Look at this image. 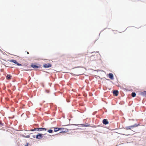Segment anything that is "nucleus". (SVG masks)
<instances>
[{
	"label": "nucleus",
	"instance_id": "obj_1",
	"mask_svg": "<svg viewBox=\"0 0 146 146\" xmlns=\"http://www.w3.org/2000/svg\"><path fill=\"white\" fill-rule=\"evenodd\" d=\"M139 125V124H135L126 127L125 128V129L126 130H128L129 129L131 130V128L137 127Z\"/></svg>",
	"mask_w": 146,
	"mask_h": 146
},
{
	"label": "nucleus",
	"instance_id": "obj_2",
	"mask_svg": "<svg viewBox=\"0 0 146 146\" xmlns=\"http://www.w3.org/2000/svg\"><path fill=\"white\" fill-rule=\"evenodd\" d=\"M10 61L11 62H12L13 63H14L15 64H17V65L18 66H22L21 64H19V63H18V62H17V61L15 60H11Z\"/></svg>",
	"mask_w": 146,
	"mask_h": 146
},
{
	"label": "nucleus",
	"instance_id": "obj_3",
	"mask_svg": "<svg viewBox=\"0 0 146 146\" xmlns=\"http://www.w3.org/2000/svg\"><path fill=\"white\" fill-rule=\"evenodd\" d=\"M43 67L45 68H48L51 66V65L50 63L45 64L43 65Z\"/></svg>",
	"mask_w": 146,
	"mask_h": 146
},
{
	"label": "nucleus",
	"instance_id": "obj_4",
	"mask_svg": "<svg viewBox=\"0 0 146 146\" xmlns=\"http://www.w3.org/2000/svg\"><path fill=\"white\" fill-rule=\"evenodd\" d=\"M119 92L117 90H114L113 91V93L114 96H118Z\"/></svg>",
	"mask_w": 146,
	"mask_h": 146
},
{
	"label": "nucleus",
	"instance_id": "obj_5",
	"mask_svg": "<svg viewBox=\"0 0 146 146\" xmlns=\"http://www.w3.org/2000/svg\"><path fill=\"white\" fill-rule=\"evenodd\" d=\"M42 137V134L39 133L36 136V138L37 139H40Z\"/></svg>",
	"mask_w": 146,
	"mask_h": 146
},
{
	"label": "nucleus",
	"instance_id": "obj_6",
	"mask_svg": "<svg viewBox=\"0 0 146 146\" xmlns=\"http://www.w3.org/2000/svg\"><path fill=\"white\" fill-rule=\"evenodd\" d=\"M64 129L63 128H58L57 127H54V131L55 132L58 131L59 130Z\"/></svg>",
	"mask_w": 146,
	"mask_h": 146
},
{
	"label": "nucleus",
	"instance_id": "obj_7",
	"mask_svg": "<svg viewBox=\"0 0 146 146\" xmlns=\"http://www.w3.org/2000/svg\"><path fill=\"white\" fill-rule=\"evenodd\" d=\"M103 124L106 125L107 124H108L109 122L107 121V120L106 119H104L103 120Z\"/></svg>",
	"mask_w": 146,
	"mask_h": 146
},
{
	"label": "nucleus",
	"instance_id": "obj_8",
	"mask_svg": "<svg viewBox=\"0 0 146 146\" xmlns=\"http://www.w3.org/2000/svg\"><path fill=\"white\" fill-rule=\"evenodd\" d=\"M31 66L33 68H38L39 67L38 66H37L36 65L34 64H31Z\"/></svg>",
	"mask_w": 146,
	"mask_h": 146
},
{
	"label": "nucleus",
	"instance_id": "obj_9",
	"mask_svg": "<svg viewBox=\"0 0 146 146\" xmlns=\"http://www.w3.org/2000/svg\"><path fill=\"white\" fill-rule=\"evenodd\" d=\"M93 57H94V58H95L94 60H96L97 58V55L94 54V55L92 56L91 57V58H92Z\"/></svg>",
	"mask_w": 146,
	"mask_h": 146
},
{
	"label": "nucleus",
	"instance_id": "obj_10",
	"mask_svg": "<svg viewBox=\"0 0 146 146\" xmlns=\"http://www.w3.org/2000/svg\"><path fill=\"white\" fill-rule=\"evenodd\" d=\"M141 95L145 96L146 97V91H145L143 92H142L141 93Z\"/></svg>",
	"mask_w": 146,
	"mask_h": 146
},
{
	"label": "nucleus",
	"instance_id": "obj_11",
	"mask_svg": "<svg viewBox=\"0 0 146 146\" xmlns=\"http://www.w3.org/2000/svg\"><path fill=\"white\" fill-rule=\"evenodd\" d=\"M46 131V129L45 128H38V131Z\"/></svg>",
	"mask_w": 146,
	"mask_h": 146
},
{
	"label": "nucleus",
	"instance_id": "obj_12",
	"mask_svg": "<svg viewBox=\"0 0 146 146\" xmlns=\"http://www.w3.org/2000/svg\"><path fill=\"white\" fill-rule=\"evenodd\" d=\"M11 75H7L6 76V78L7 79L9 80L11 79Z\"/></svg>",
	"mask_w": 146,
	"mask_h": 146
},
{
	"label": "nucleus",
	"instance_id": "obj_13",
	"mask_svg": "<svg viewBox=\"0 0 146 146\" xmlns=\"http://www.w3.org/2000/svg\"><path fill=\"white\" fill-rule=\"evenodd\" d=\"M110 79L112 80L114 79L113 75L112 73H110Z\"/></svg>",
	"mask_w": 146,
	"mask_h": 146
},
{
	"label": "nucleus",
	"instance_id": "obj_14",
	"mask_svg": "<svg viewBox=\"0 0 146 146\" xmlns=\"http://www.w3.org/2000/svg\"><path fill=\"white\" fill-rule=\"evenodd\" d=\"M81 125L85 127H88L90 126L89 125L88 123L81 124Z\"/></svg>",
	"mask_w": 146,
	"mask_h": 146
},
{
	"label": "nucleus",
	"instance_id": "obj_15",
	"mask_svg": "<svg viewBox=\"0 0 146 146\" xmlns=\"http://www.w3.org/2000/svg\"><path fill=\"white\" fill-rule=\"evenodd\" d=\"M136 95V94L135 92H132L131 94V96L133 97H135Z\"/></svg>",
	"mask_w": 146,
	"mask_h": 146
},
{
	"label": "nucleus",
	"instance_id": "obj_16",
	"mask_svg": "<svg viewBox=\"0 0 146 146\" xmlns=\"http://www.w3.org/2000/svg\"><path fill=\"white\" fill-rule=\"evenodd\" d=\"M48 131L49 133H52V130L51 129H50L48 130Z\"/></svg>",
	"mask_w": 146,
	"mask_h": 146
},
{
	"label": "nucleus",
	"instance_id": "obj_17",
	"mask_svg": "<svg viewBox=\"0 0 146 146\" xmlns=\"http://www.w3.org/2000/svg\"><path fill=\"white\" fill-rule=\"evenodd\" d=\"M35 131H38V128H35L34 129Z\"/></svg>",
	"mask_w": 146,
	"mask_h": 146
},
{
	"label": "nucleus",
	"instance_id": "obj_18",
	"mask_svg": "<svg viewBox=\"0 0 146 146\" xmlns=\"http://www.w3.org/2000/svg\"><path fill=\"white\" fill-rule=\"evenodd\" d=\"M31 131H35L34 129H31L30 130Z\"/></svg>",
	"mask_w": 146,
	"mask_h": 146
},
{
	"label": "nucleus",
	"instance_id": "obj_19",
	"mask_svg": "<svg viewBox=\"0 0 146 146\" xmlns=\"http://www.w3.org/2000/svg\"><path fill=\"white\" fill-rule=\"evenodd\" d=\"M28 146V144H27V145H25V146Z\"/></svg>",
	"mask_w": 146,
	"mask_h": 146
},
{
	"label": "nucleus",
	"instance_id": "obj_20",
	"mask_svg": "<svg viewBox=\"0 0 146 146\" xmlns=\"http://www.w3.org/2000/svg\"><path fill=\"white\" fill-rule=\"evenodd\" d=\"M141 27V26L139 27H138L137 28H140Z\"/></svg>",
	"mask_w": 146,
	"mask_h": 146
},
{
	"label": "nucleus",
	"instance_id": "obj_21",
	"mask_svg": "<svg viewBox=\"0 0 146 146\" xmlns=\"http://www.w3.org/2000/svg\"><path fill=\"white\" fill-rule=\"evenodd\" d=\"M27 53L28 54H29V52H27Z\"/></svg>",
	"mask_w": 146,
	"mask_h": 146
},
{
	"label": "nucleus",
	"instance_id": "obj_22",
	"mask_svg": "<svg viewBox=\"0 0 146 146\" xmlns=\"http://www.w3.org/2000/svg\"><path fill=\"white\" fill-rule=\"evenodd\" d=\"M33 137L35 138V136H33Z\"/></svg>",
	"mask_w": 146,
	"mask_h": 146
},
{
	"label": "nucleus",
	"instance_id": "obj_23",
	"mask_svg": "<svg viewBox=\"0 0 146 146\" xmlns=\"http://www.w3.org/2000/svg\"><path fill=\"white\" fill-rule=\"evenodd\" d=\"M108 75L110 76V74H108Z\"/></svg>",
	"mask_w": 146,
	"mask_h": 146
},
{
	"label": "nucleus",
	"instance_id": "obj_24",
	"mask_svg": "<svg viewBox=\"0 0 146 146\" xmlns=\"http://www.w3.org/2000/svg\"><path fill=\"white\" fill-rule=\"evenodd\" d=\"M65 132V131H62V132Z\"/></svg>",
	"mask_w": 146,
	"mask_h": 146
},
{
	"label": "nucleus",
	"instance_id": "obj_25",
	"mask_svg": "<svg viewBox=\"0 0 146 146\" xmlns=\"http://www.w3.org/2000/svg\"><path fill=\"white\" fill-rule=\"evenodd\" d=\"M0 124H1V123H0Z\"/></svg>",
	"mask_w": 146,
	"mask_h": 146
}]
</instances>
